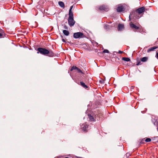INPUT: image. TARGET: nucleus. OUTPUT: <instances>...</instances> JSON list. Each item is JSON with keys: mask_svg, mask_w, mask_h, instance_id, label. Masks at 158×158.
Instances as JSON below:
<instances>
[{"mask_svg": "<svg viewBox=\"0 0 158 158\" xmlns=\"http://www.w3.org/2000/svg\"><path fill=\"white\" fill-rule=\"evenodd\" d=\"M37 51H38L37 53H40L43 55L48 56L50 57L54 55L52 51L48 50L44 48H37Z\"/></svg>", "mask_w": 158, "mask_h": 158, "instance_id": "obj_1", "label": "nucleus"}, {"mask_svg": "<svg viewBox=\"0 0 158 158\" xmlns=\"http://www.w3.org/2000/svg\"><path fill=\"white\" fill-rule=\"evenodd\" d=\"M84 36L83 33L81 32L75 33L73 34V37L75 39L81 38Z\"/></svg>", "mask_w": 158, "mask_h": 158, "instance_id": "obj_2", "label": "nucleus"}, {"mask_svg": "<svg viewBox=\"0 0 158 158\" xmlns=\"http://www.w3.org/2000/svg\"><path fill=\"white\" fill-rule=\"evenodd\" d=\"M99 9L101 10L105 11H107L109 10V8L108 6L104 5L100 6L99 7Z\"/></svg>", "mask_w": 158, "mask_h": 158, "instance_id": "obj_3", "label": "nucleus"}, {"mask_svg": "<svg viewBox=\"0 0 158 158\" xmlns=\"http://www.w3.org/2000/svg\"><path fill=\"white\" fill-rule=\"evenodd\" d=\"M68 21L69 24L71 27L73 26L75 23L73 18H69Z\"/></svg>", "mask_w": 158, "mask_h": 158, "instance_id": "obj_4", "label": "nucleus"}, {"mask_svg": "<svg viewBox=\"0 0 158 158\" xmlns=\"http://www.w3.org/2000/svg\"><path fill=\"white\" fill-rule=\"evenodd\" d=\"M81 128L84 131L86 132L87 131V128H88V125H87L86 123H84L81 125Z\"/></svg>", "mask_w": 158, "mask_h": 158, "instance_id": "obj_5", "label": "nucleus"}, {"mask_svg": "<svg viewBox=\"0 0 158 158\" xmlns=\"http://www.w3.org/2000/svg\"><path fill=\"white\" fill-rule=\"evenodd\" d=\"M145 9V7L143 6L140 7L136 10V12L139 14H141L144 11Z\"/></svg>", "mask_w": 158, "mask_h": 158, "instance_id": "obj_6", "label": "nucleus"}, {"mask_svg": "<svg viewBox=\"0 0 158 158\" xmlns=\"http://www.w3.org/2000/svg\"><path fill=\"white\" fill-rule=\"evenodd\" d=\"M124 8L123 6L121 5H119L117 8V11L118 12H121L123 10Z\"/></svg>", "mask_w": 158, "mask_h": 158, "instance_id": "obj_7", "label": "nucleus"}, {"mask_svg": "<svg viewBox=\"0 0 158 158\" xmlns=\"http://www.w3.org/2000/svg\"><path fill=\"white\" fill-rule=\"evenodd\" d=\"M130 26L132 29H135L136 30H138L139 29V27L136 26L132 22H131L130 23Z\"/></svg>", "mask_w": 158, "mask_h": 158, "instance_id": "obj_8", "label": "nucleus"}, {"mask_svg": "<svg viewBox=\"0 0 158 158\" xmlns=\"http://www.w3.org/2000/svg\"><path fill=\"white\" fill-rule=\"evenodd\" d=\"M124 29V25L123 24H119L118 25V31H122Z\"/></svg>", "mask_w": 158, "mask_h": 158, "instance_id": "obj_9", "label": "nucleus"}, {"mask_svg": "<svg viewBox=\"0 0 158 158\" xmlns=\"http://www.w3.org/2000/svg\"><path fill=\"white\" fill-rule=\"evenodd\" d=\"M77 83L81 85L82 87L85 89L88 88V87L82 81L80 82V84L78 82H77Z\"/></svg>", "mask_w": 158, "mask_h": 158, "instance_id": "obj_10", "label": "nucleus"}, {"mask_svg": "<svg viewBox=\"0 0 158 158\" xmlns=\"http://www.w3.org/2000/svg\"><path fill=\"white\" fill-rule=\"evenodd\" d=\"M158 48V47L157 46H154L150 48H149L147 51L148 52H149L151 51H154L155 49Z\"/></svg>", "mask_w": 158, "mask_h": 158, "instance_id": "obj_11", "label": "nucleus"}, {"mask_svg": "<svg viewBox=\"0 0 158 158\" xmlns=\"http://www.w3.org/2000/svg\"><path fill=\"white\" fill-rule=\"evenodd\" d=\"M151 139L150 138H148L146 139L145 140L144 139H143L140 142L141 143H143V141H145L147 142H149L151 141Z\"/></svg>", "mask_w": 158, "mask_h": 158, "instance_id": "obj_12", "label": "nucleus"}, {"mask_svg": "<svg viewBox=\"0 0 158 158\" xmlns=\"http://www.w3.org/2000/svg\"><path fill=\"white\" fill-rule=\"evenodd\" d=\"M59 5L61 7L64 8L65 7L64 3L60 1L58 2Z\"/></svg>", "mask_w": 158, "mask_h": 158, "instance_id": "obj_13", "label": "nucleus"}, {"mask_svg": "<svg viewBox=\"0 0 158 158\" xmlns=\"http://www.w3.org/2000/svg\"><path fill=\"white\" fill-rule=\"evenodd\" d=\"M135 12L133 11L130 13V14L129 16V19L130 20H131V18L134 17V15L135 14Z\"/></svg>", "mask_w": 158, "mask_h": 158, "instance_id": "obj_14", "label": "nucleus"}, {"mask_svg": "<svg viewBox=\"0 0 158 158\" xmlns=\"http://www.w3.org/2000/svg\"><path fill=\"white\" fill-rule=\"evenodd\" d=\"M63 32L64 34L66 36L69 35V32L68 31L66 30H63Z\"/></svg>", "mask_w": 158, "mask_h": 158, "instance_id": "obj_15", "label": "nucleus"}, {"mask_svg": "<svg viewBox=\"0 0 158 158\" xmlns=\"http://www.w3.org/2000/svg\"><path fill=\"white\" fill-rule=\"evenodd\" d=\"M122 60L126 61H130V59L127 57H123Z\"/></svg>", "mask_w": 158, "mask_h": 158, "instance_id": "obj_16", "label": "nucleus"}, {"mask_svg": "<svg viewBox=\"0 0 158 158\" xmlns=\"http://www.w3.org/2000/svg\"><path fill=\"white\" fill-rule=\"evenodd\" d=\"M148 59L147 57H144L142 58L141 60L142 61L144 62L147 61Z\"/></svg>", "mask_w": 158, "mask_h": 158, "instance_id": "obj_17", "label": "nucleus"}, {"mask_svg": "<svg viewBox=\"0 0 158 158\" xmlns=\"http://www.w3.org/2000/svg\"><path fill=\"white\" fill-rule=\"evenodd\" d=\"M89 118V120L92 121H94V118L93 117L90 115H88Z\"/></svg>", "mask_w": 158, "mask_h": 158, "instance_id": "obj_18", "label": "nucleus"}, {"mask_svg": "<svg viewBox=\"0 0 158 158\" xmlns=\"http://www.w3.org/2000/svg\"><path fill=\"white\" fill-rule=\"evenodd\" d=\"M69 18H73V14L72 12H69Z\"/></svg>", "mask_w": 158, "mask_h": 158, "instance_id": "obj_19", "label": "nucleus"}, {"mask_svg": "<svg viewBox=\"0 0 158 158\" xmlns=\"http://www.w3.org/2000/svg\"><path fill=\"white\" fill-rule=\"evenodd\" d=\"M0 38H1L2 37V33H3V30L1 29L0 30Z\"/></svg>", "mask_w": 158, "mask_h": 158, "instance_id": "obj_20", "label": "nucleus"}, {"mask_svg": "<svg viewBox=\"0 0 158 158\" xmlns=\"http://www.w3.org/2000/svg\"><path fill=\"white\" fill-rule=\"evenodd\" d=\"M77 69H78V67H77L76 66H73L72 67V68L70 70L72 71L73 70H77Z\"/></svg>", "mask_w": 158, "mask_h": 158, "instance_id": "obj_21", "label": "nucleus"}, {"mask_svg": "<svg viewBox=\"0 0 158 158\" xmlns=\"http://www.w3.org/2000/svg\"><path fill=\"white\" fill-rule=\"evenodd\" d=\"M79 73H81L82 74H83V73L81 71V70H80V69H79L78 68V69H77L76 70Z\"/></svg>", "mask_w": 158, "mask_h": 158, "instance_id": "obj_22", "label": "nucleus"}, {"mask_svg": "<svg viewBox=\"0 0 158 158\" xmlns=\"http://www.w3.org/2000/svg\"><path fill=\"white\" fill-rule=\"evenodd\" d=\"M104 27L106 29H109L110 28V26L108 25H105Z\"/></svg>", "mask_w": 158, "mask_h": 158, "instance_id": "obj_23", "label": "nucleus"}, {"mask_svg": "<svg viewBox=\"0 0 158 158\" xmlns=\"http://www.w3.org/2000/svg\"><path fill=\"white\" fill-rule=\"evenodd\" d=\"M109 52L108 50H106V49H105V50H104L103 51V53H108Z\"/></svg>", "mask_w": 158, "mask_h": 158, "instance_id": "obj_24", "label": "nucleus"}, {"mask_svg": "<svg viewBox=\"0 0 158 158\" xmlns=\"http://www.w3.org/2000/svg\"><path fill=\"white\" fill-rule=\"evenodd\" d=\"M73 6H71L70 7V8L69 9V12H72V9H73Z\"/></svg>", "mask_w": 158, "mask_h": 158, "instance_id": "obj_25", "label": "nucleus"}, {"mask_svg": "<svg viewBox=\"0 0 158 158\" xmlns=\"http://www.w3.org/2000/svg\"><path fill=\"white\" fill-rule=\"evenodd\" d=\"M156 57L158 59V52L156 53Z\"/></svg>", "mask_w": 158, "mask_h": 158, "instance_id": "obj_26", "label": "nucleus"}, {"mask_svg": "<svg viewBox=\"0 0 158 158\" xmlns=\"http://www.w3.org/2000/svg\"><path fill=\"white\" fill-rule=\"evenodd\" d=\"M140 64H141L140 62H138L137 64V65H140Z\"/></svg>", "mask_w": 158, "mask_h": 158, "instance_id": "obj_27", "label": "nucleus"}, {"mask_svg": "<svg viewBox=\"0 0 158 158\" xmlns=\"http://www.w3.org/2000/svg\"><path fill=\"white\" fill-rule=\"evenodd\" d=\"M118 52V53H119L120 54H121V53H123V52L121 51H119Z\"/></svg>", "mask_w": 158, "mask_h": 158, "instance_id": "obj_28", "label": "nucleus"}, {"mask_svg": "<svg viewBox=\"0 0 158 158\" xmlns=\"http://www.w3.org/2000/svg\"><path fill=\"white\" fill-rule=\"evenodd\" d=\"M64 28L65 29H68L67 27V26H65L64 27Z\"/></svg>", "mask_w": 158, "mask_h": 158, "instance_id": "obj_29", "label": "nucleus"}, {"mask_svg": "<svg viewBox=\"0 0 158 158\" xmlns=\"http://www.w3.org/2000/svg\"><path fill=\"white\" fill-rule=\"evenodd\" d=\"M134 87V86H131V89H133Z\"/></svg>", "mask_w": 158, "mask_h": 158, "instance_id": "obj_30", "label": "nucleus"}, {"mask_svg": "<svg viewBox=\"0 0 158 158\" xmlns=\"http://www.w3.org/2000/svg\"><path fill=\"white\" fill-rule=\"evenodd\" d=\"M62 41L64 42H65V40L64 39H62Z\"/></svg>", "mask_w": 158, "mask_h": 158, "instance_id": "obj_31", "label": "nucleus"}, {"mask_svg": "<svg viewBox=\"0 0 158 158\" xmlns=\"http://www.w3.org/2000/svg\"><path fill=\"white\" fill-rule=\"evenodd\" d=\"M69 158V157H65V158Z\"/></svg>", "mask_w": 158, "mask_h": 158, "instance_id": "obj_32", "label": "nucleus"}, {"mask_svg": "<svg viewBox=\"0 0 158 158\" xmlns=\"http://www.w3.org/2000/svg\"><path fill=\"white\" fill-rule=\"evenodd\" d=\"M141 112H142V113H144V112H143V111H141Z\"/></svg>", "mask_w": 158, "mask_h": 158, "instance_id": "obj_33", "label": "nucleus"}, {"mask_svg": "<svg viewBox=\"0 0 158 158\" xmlns=\"http://www.w3.org/2000/svg\"><path fill=\"white\" fill-rule=\"evenodd\" d=\"M157 131H158V128H157Z\"/></svg>", "mask_w": 158, "mask_h": 158, "instance_id": "obj_34", "label": "nucleus"}]
</instances>
